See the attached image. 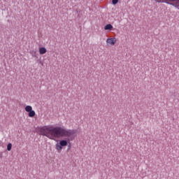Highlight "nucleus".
<instances>
[{
    "mask_svg": "<svg viewBox=\"0 0 179 179\" xmlns=\"http://www.w3.org/2000/svg\"><path fill=\"white\" fill-rule=\"evenodd\" d=\"M41 135L46 136L52 141H55L57 138H71L75 135V130L66 129L61 127L43 126L40 128Z\"/></svg>",
    "mask_w": 179,
    "mask_h": 179,
    "instance_id": "nucleus-1",
    "label": "nucleus"
},
{
    "mask_svg": "<svg viewBox=\"0 0 179 179\" xmlns=\"http://www.w3.org/2000/svg\"><path fill=\"white\" fill-rule=\"evenodd\" d=\"M154 1H155V2H157L158 3H169V2H176V3H171L170 5H172V6H174L178 9L179 8V0H154Z\"/></svg>",
    "mask_w": 179,
    "mask_h": 179,
    "instance_id": "nucleus-2",
    "label": "nucleus"
},
{
    "mask_svg": "<svg viewBox=\"0 0 179 179\" xmlns=\"http://www.w3.org/2000/svg\"><path fill=\"white\" fill-rule=\"evenodd\" d=\"M64 146H68V141L66 140H61L59 143H57L55 145V149L59 153H61Z\"/></svg>",
    "mask_w": 179,
    "mask_h": 179,
    "instance_id": "nucleus-3",
    "label": "nucleus"
},
{
    "mask_svg": "<svg viewBox=\"0 0 179 179\" xmlns=\"http://www.w3.org/2000/svg\"><path fill=\"white\" fill-rule=\"evenodd\" d=\"M25 111H27V113H29L28 115L31 118H33V117L36 115V112L33 110V108L31 106H27L25 107Z\"/></svg>",
    "mask_w": 179,
    "mask_h": 179,
    "instance_id": "nucleus-4",
    "label": "nucleus"
},
{
    "mask_svg": "<svg viewBox=\"0 0 179 179\" xmlns=\"http://www.w3.org/2000/svg\"><path fill=\"white\" fill-rule=\"evenodd\" d=\"M117 43V38H109L106 39V44L107 45H115V43Z\"/></svg>",
    "mask_w": 179,
    "mask_h": 179,
    "instance_id": "nucleus-5",
    "label": "nucleus"
},
{
    "mask_svg": "<svg viewBox=\"0 0 179 179\" xmlns=\"http://www.w3.org/2000/svg\"><path fill=\"white\" fill-rule=\"evenodd\" d=\"M47 52V48L44 47L39 48V54L41 55H44V54H46Z\"/></svg>",
    "mask_w": 179,
    "mask_h": 179,
    "instance_id": "nucleus-6",
    "label": "nucleus"
},
{
    "mask_svg": "<svg viewBox=\"0 0 179 179\" xmlns=\"http://www.w3.org/2000/svg\"><path fill=\"white\" fill-rule=\"evenodd\" d=\"M113 27L111 25V24H108L104 27V30H113Z\"/></svg>",
    "mask_w": 179,
    "mask_h": 179,
    "instance_id": "nucleus-7",
    "label": "nucleus"
},
{
    "mask_svg": "<svg viewBox=\"0 0 179 179\" xmlns=\"http://www.w3.org/2000/svg\"><path fill=\"white\" fill-rule=\"evenodd\" d=\"M7 150L8 152H10V150H12V143H9L7 145Z\"/></svg>",
    "mask_w": 179,
    "mask_h": 179,
    "instance_id": "nucleus-8",
    "label": "nucleus"
},
{
    "mask_svg": "<svg viewBox=\"0 0 179 179\" xmlns=\"http://www.w3.org/2000/svg\"><path fill=\"white\" fill-rule=\"evenodd\" d=\"M113 5H117L118 3V0H112Z\"/></svg>",
    "mask_w": 179,
    "mask_h": 179,
    "instance_id": "nucleus-9",
    "label": "nucleus"
},
{
    "mask_svg": "<svg viewBox=\"0 0 179 179\" xmlns=\"http://www.w3.org/2000/svg\"><path fill=\"white\" fill-rule=\"evenodd\" d=\"M0 145H1V141H0Z\"/></svg>",
    "mask_w": 179,
    "mask_h": 179,
    "instance_id": "nucleus-10",
    "label": "nucleus"
}]
</instances>
